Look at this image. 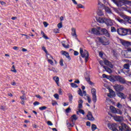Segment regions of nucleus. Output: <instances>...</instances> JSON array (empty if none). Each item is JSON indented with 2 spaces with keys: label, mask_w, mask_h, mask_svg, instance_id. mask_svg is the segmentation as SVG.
I'll return each mask as SVG.
<instances>
[{
  "label": "nucleus",
  "mask_w": 131,
  "mask_h": 131,
  "mask_svg": "<svg viewBox=\"0 0 131 131\" xmlns=\"http://www.w3.org/2000/svg\"><path fill=\"white\" fill-rule=\"evenodd\" d=\"M104 62L103 61H99V63L101 66H104Z\"/></svg>",
  "instance_id": "obj_61"
},
{
  "label": "nucleus",
  "mask_w": 131,
  "mask_h": 131,
  "mask_svg": "<svg viewBox=\"0 0 131 131\" xmlns=\"http://www.w3.org/2000/svg\"><path fill=\"white\" fill-rule=\"evenodd\" d=\"M48 62L49 63H50V64H51V65H53V64H54V62L53 61V60H51V59H48Z\"/></svg>",
  "instance_id": "obj_57"
},
{
  "label": "nucleus",
  "mask_w": 131,
  "mask_h": 131,
  "mask_svg": "<svg viewBox=\"0 0 131 131\" xmlns=\"http://www.w3.org/2000/svg\"><path fill=\"white\" fill-rule=\"evenodd\" d=\"M123 67H124V69L128 70V69H129V64L126 63V64H124Z\"/></svg>",
  "instance_id": "obj_31"
},
{
  "label": "nucleus",
  "mask_w": 131,
  "mask_h": 131,
  "mask_svg": "<svg viewBox=\"0 0 131 131\" xmlns=\"http://www.w3.org/2000/svg\"><path fill=\"white\" fill-rule=\"evenodd\" d=\"M124 18L125 19V21H127V20H128L130 17L127 16H125Z\"/></svg>",
  "instance_id": "obj_60"
},
{
  "label": "nucleus",
  "mask_w": 131,
  "mask_h": 131,
  "mask_svg": "<svg viewBox=\"0 0 131 131\" xmlns=\"http://www.w3.org/2000/svg\"><path fill=\"white\" fill-rule=\"evenodd\" d=\"M54 97L56 99V100H59V95L58 94H55L54 95Z\"/></svg>",
  "instance_id": "obj_47"
},
{
  "label": "nucleus",
  "mask_w": 131,
  "mask_h": 131,
  "mask_svg": "<svg viewBox=\"0 0 131 131\" xmlns=\"http://www.w3.org/2000/svg\"><path fill=\"white\" fill-rule=\"evenodd\" d=\"M49 70H50V71H53V72H55V73H57V72H58V70L52 68V69H49Z\"/></svg>",
  "instance_id": "obj_42"
},
{
  "label": "nucleus",
  "mask_w": 131,
  "mask_h": 131,
  "mask_svg": "<svg viewBox=\"0 0 131 131\" xmlns=\"http://www.w3.org/2000/svg\"><path fill=\"white\" fill-rule=\"evenodd\" d=\"M91 93L92 94V101H93L94 103H96L97 102V91L96 89L93 88L91 90Z\"/></svg>",
  "instance_id": "obj_7"
},
{
  "label": "nucleus",
  "mask_w": 131,
  "mask_h": 131,
  "mask_svg": "<svg viewBox=\"0 0 131 131\" xmlns=\"http://www.w3.org/2000/svg\"><path fill=\"white\" fill-rule=\"evenodd\" d=\"M116 20L117 21H118V22H120V23H123L124 21L122 19L119 18V17H118L116 18Z\"/></svg>",
  "instance_id": "obj_39"
},
{
  "label": "nucleus",
  "mask_w": 131,
  "mask_h": 131,
  "mask_svg": "<svg viewBox=\"0 0 131 131\" xmlns=\"http://www.w3.org/2000/svg\"><path fill=\"white\" fill-rule=\"evenodd\" d=\"M71 35H72V36H74L75 37H76V38H77V35L76 34V29H75V28H72Z\"/></svg>",
  "instance_id": "obj_20"
},
{
  "label": "nucleus",
  "mask_w": 131,
  "mask_h": 131,
  "mask_svg": "<svg viewBox=\"0 0 131 131\" xmlns=\"http://www.w3.org/2000/svg\"><path fill=\"white\" fill-rule=\"evenodd\" d=\"M58 93H59V95H62V89H59L58 90Z\"/></svg>",
  "instance_id": "obj_63"
},
{
  "label": "nucleus",
  "mask_w": 131,
  "mask_h": 131,
  "mask_svg": "<svg viewBox=\"0 0 131 131\" xmlns=\"http://www.w3.org/2000/svg\"><path fill=\"white\" fill-rule=\"evenodd\" d=\"M53 79H54V81H55V82L56 83L57 85H59V78H58V77L55 76V77H53Z\"/></svg>",
  "instance_id": "obj_25"
},
{
  "label": "nucleus",
  "mask_w": 131,
  "mask_h": 131,
  "mask_svg": "<svg viewBox=\"0 0 131 131\" xmlns=\"http://www.w3.org/2000/svg\"><path fill=\"white\" fill-rule=\"evenodd\" d=\"M80 54L82 57V58H85V63L88 62V60L89 59V52L88 51L82 49V48H80Z\"/></svg>",
  "instance_id": "obj_2"
},
{
  "label": "nucleus",
  "mask_w": 131,
  "mask_h": 131,
  "mask_svg": "<svg viewBox=\"0 0 131 131\" xmlns=\"http://www.w3.org/2000/svg\"><path fill=\"white\" fill-rule=\"evenodd\" d=\"M113 88L116 92H121L123 90V86L120 84H116L113 86Z\"/></svg>",
  "instance_id": "obj_10"
},
{
  "label": "nucleus",
  "mask_w": 131,
  "mask_h": 131,
  "mask_svg": "<svg viewBox=\"0 0 131 131\" xmlns=\"http://www.w3.org/2000/svg\"><path fill=\"white\" fill-rule=\"evenodd\" d=\"M103 68L104 69H105L106 72H108V73H112V70H111V69L107 67L106 66H103Z\"/></svg>",
  "instance_id": "obj_22"
},
{
  "label": "nucleus",
  "mask_w": 131,
  "mask_h": 131,
  "mask_svg": "<svg viewBox=\"0 0 131 131\" xmlns=\"http://www.w3.org/2000/svg\"><path fill=\"white\" fill-rule=\"evenodd\" d=\"M106 17H99L97 19V21L99 23H105L106 21Z\"/></svg>",
  "instance_id": "obj_18"
},
{
  "label": "nucleus",
  "mask_w": 131,
  "mask_h": 131,
  "mask_svg": "<svg viewBox=\"0 0 131 131\" xmlns=\"http://www.w3.org/2000/svg\"><path fill=\"white\" fill-rule=\"evenodd\" d=\"M110 63V61H108L107 60H104V64L105 65H108V64Z\"/></svg>",
  "instance_id": "obj_51"
},
{
  "label": "nucleus",
  "mask_w": 131,
  "mask_h": 131,
  "mask_svg": "<svg viewBox=\"0 0 131 131\" xmlns=\"http://www.w3.org/2000/svg\"><path fill=\"white\" fill-rule=\"evenodd\" d=\"M39 102L38 101H35L33 103V105H34V106H36V105H39Z\"/></svg>",
  "instance_id": "obj_55"
},
{
  "label": "nucleus",
  "mask_w": 131,
  "mask_h": 131,
  "mask_svg": "<svg viewBox=\"0 0 131 131\" xmlns=\"http://www.w3.org/2000/svg\"><path fill=\"white\" fill-rule=\"evenodd\" d=\"M117 107H118V108H119V109H121V108H122V105H121L120 103H118V104H117Z\"/></svg>",
  "instance_id": "obj_46"
},
{
  "label": "nucleus",
  "mask_w": 131,
  "mask_h": 131,
  "mask_svg": "<svg viewBox=\"0 0 131 131\" xmlns=\"http://www.w3.org/2000/svg\"><path fill=\"white\" fill-rule=\"evenodd\" d=\"M69 98L70 102H71V103H72V100L73 99V96H72V95H71V94H69Z\"/></svg>",
  "instance_id": "obj_32"
},
{
  "label": "nucleus",
  "mask_w": 131,
  "mask_h": 131,
  "mask_svg": "<svg viewBox=\"0 0 131 131\" xmlns=\"http://www.w3.org/2000/svg\"><path fill=\"white\" fill-rule=\"evenodd\" d=\"M117 96H118V97H119L120 98H121V99H125V97L124 96V94L123 93L118 92L117 94Z\"/></svg>",
  "instance_id": "obj_21"
},
{
  "label": "nucleus",
  "mask_w": 131,
  "mask_h": 131,
  "mask_svg": "<svg viewBox=\"0 0 131 131\" xmlns=\"http://www.w3.org/2000/svg\"><path fill=\"white\" fill-rule=\"evenodd\" d=\"M104 10L106 13H108V14H112V11H111V9L109 8L108 7H104Z\"/></svg>",
  "instance_id": "obj_23"
},
{
  "label": "nucleus",
  "mask_w": 131,
  "mask_h": 131,
  "mask_svg": "<svg viewBox=\"0 0 131 131\" xmlns=\"http://www.w3.org/2000/svg\"><path fill=\"white\" fill-rule=\"evenodd\" d=\"M113 110L112 111L114 113H117L118 114H122V112H121V110L119 109H116L115 107H112Z\"/></svg>",
  "instance_id": "obj_16"
},
{
  "label": "nucleus",
  "mask_w": 131,
  "mask_h": 131,
  "mask_svg": "<svg viewBox=\"0 0 131 131\" xmlns=\"http://www.w3.org/2000/svg\"><path fill=\"white\" fill-rule=\"evenodd\" d=\"M11 71L12 72H14L15 73H16V72H17V70H16V69H15V66H12V68H11Z\"/></svg>",
  "instance_id": "obj_36"
},
{
  "label": "nucleus",
  "mask_w": 131,
  "mask_h": 131,
  "mask_svg": "<svg viewBox=\"0 0 131 131\" xmlns=\"http://www.w3.org/2000/svg\"><path fill=\"white\" fill-rule=\"evenodd\" d=\"M97 40L101 42L103 46H108L109 45V40L106 38L105 37H97Z\"/></svg>",
  "instance_id": "obj_3"
},
{
  "label": "nucleus",
  "mask_w": 131,
  "mask_h": 131,
  "mask_svg": "<svg viewBox=\"0 0 131 131\" xmlns=\"http://www.w3.org/2000/svg\"><path fill=\"white\" fill-rule=\"evenodd\" d=\"M112 53H113V55L114 56V57H116V58H117L118 54H117V52H116V51L113 50Z\"/></svg>",
  "instance_id": "obj_35"
},
{
  "label": "nucleus",
  "mask_w": 131,
  "mask_h": 131,
  "mask_svg": "<svg viewBox=\"0 0 131 131\" xmlns=\"http://www.w3.org/2000/svg\"><path fill=\"white\" fill-rule=\"evenodd\" d=\"M47 123L48 125H53V123L51 121H48Z\"/></svg>",
  "instance_id": "obj_53"
},
{
  "label": "nucleus",
  "mask_w": 131,
  "mask_h": 131,
  "mask_svg": "<svg viewBox=\"0 0 131 131\" xmlns=\"http://www.w3.org/2000/svg\"><path fill=\"white\" fill-rule=\"evenodd\" d=\"M59 64H60V66H64V64H63V59H60Z\"/></svg>",
  "instance_id": "obj_52"
},
{
  "label": "nucleus",
  "mask_w": 131,
  "mask_h": 131,
  "mask_svg": "<svg viewBox=\"0 0 131 131\" xmlns=\"http://www.w3.org/2000/svg\"><path fill=\"white\" fill-rule=\"evenodd\" d=\"M39 110L43 111V110H46L47 109V106H41L39 107Z\"/></svg>",
  "instance_id": "obj_41"
},
{
  "label": "nucleus",
  "mask_w": 131,
  "mask_h": 131,
  "mask_svg": "<svg viewBox=\"0 0 131 131\" xmlns=\"http://www.w3.org/2000/svg\"><path fill=\"white\" fill-rule=\"evenodd\" d=\"M62 45V46L65 48L66 49H69V45H65V41H63L62 42H61Z\"/></svg>",
  "instance_id": "obj_28"
},
{
  "label": "nucleus",
  "mask_w": 131,
  "mask_h": 131,
  "mask_svg": "<svg viewBox=\"0 0 131 131\" xmlns=\"http://www.w3.org/2000/svg\"><path fill=\"white\" fill-rule=\"evenodd\" d=\"M79 113H81L83 115H84V111H83V110H79Z\"/></svg>",
  "instance_id": "obj_49"
},
{
  "label": "nucleus",
  "mask_w": 131,
  "mask_h": 131,
  "mask_svg": "<svg viewBox=\"0 0 131 131\" xmlns=\"http://www.w3.org/2000/svg\"><path fill=\"white\" fill-rule=\"evenodd\" d=\"M87 117L88 119V120H95V118L94 117H93V115L92 114V113L91 112H89L88 114L87 115Z\"/></svg>",
  "instance_id": "obj_14"
},
{
  "label": "nucleus",
  "mask_w": 131,
  "mask_h": 131,
  "mask_svg": "<svg viewBox=\"0 0 131 131\" xmlns=\"http://www.w3.org/2000/svg\"><path fill=\"white\" fill-rule=\"evenodd\" d=\"M85 79L88 82V83L90 84V85H94L95 84V83L91 81V77H90V75H89V74H86L85 75Z\"/></svg>",
  "instance_id": "obj_11"
},
{
  "label": "nucleus",
  "mask_w": 131,
  "mask_h": 131,
  "mask_svg": "<svg viewBox=\"0 0 131 131\" xmlns=\"http://www.w3.org/2000/svg\"><path fill=\"white\" fill-rule=\"evenodd\" d=\"M115 120L118 122H121L123 121V117L122 116H117L115 117Z\"/></svg>",
  "instance_id": "obj_15"
},
{
  "label": "nucleus",
  "mask_w": 131,
  "mask_h": 131,
  "mask_svg": "<svg viewBox=\"0 0 131 131\" xmlns=\"http://www.w3.org/2000/svg\"><path fill=\"white\" fill-rule=\"evenodd\" d=\"M41 34L42 35V37L45 38V39H49V37L46 35V34L43 32V31H41Z\"/></svg>",
  "instance_id": "obj_27"
},
{
  "label": "nucleus",
  "mask_w": 131,
  "mask_h": 131,
  "mask_svg": "<svg viewBox=\"0 0 131 131\" xmlns=\"http://www.w3.org/2000/svg\"><path fill=\"white\" fill-rule=\"evenodd\" d=\"M119 130L122 131H130V128L127 126L125 123H121V126H119Z\"/></svg>",
  "instance_id": "obj_5"
},
{
  "label": "nucleus",
  "mask_w": 131,
  "mask_h": 131,
  "mask_svg": "<svg viewBox=\"0 0 131 131\" xmlns=\"http://www.w3.org/2000/svg\"><path fill=\"white\" fill-rule=\"evenodd\" d=\"M100 31H101V27H97V28H93L91 30V32L96 35H100Z\"/></svg>",
  "instance_id": "obj_9"
},
{
  "label": "nucleus",
  "mask_w": 131,
  "mask_h": 131,
  "mask_svg": "<svg viewBox=\"0 0 131 131\" xmlns=\"http://www.w3.org/2000/svg\"><path fill=\"white\" fill-rule=\"evenodd\" d=\"M126 22H128V23L131 24V17H130V18H129Z\"/></svg>",
  "instance_id": "obj_64"
},
{
  "label": "nucleus",
  "mask_w": 131,
  "mask_h": 131,
  "mask_svg": "<svg viewBox=\"0 0 131 131\" xmlns=\"http://www.w3.org/2000/svg\"><path fill=\"white\" fill-rule=\"evenodd\" d=\"M0 4H1V5L2 6H4V5H6V2H4V1H0Z\"/></svg>",
  "instance_id": "obj_62"
},
{
  "label": "nucleus",
  "mask_w": 131,
  "mask_h": 131,
  "mask_svg": "<svg viewBox=\"0 0 131 131\" xmlns=\"http://www.w3.org/2000/svg\"><path fill=\"white\" fill-rule=\"evenodd\" d=\"M87 100L88 101V102L89 103H91L92 102V99H91V98L89 96H87Z\"/></svg>",
  "instance_id": "obj_50"
},
{
  "label": "nucleus",
  "mask_w": 131,
  "mask_h": 131,
  "mask_svg": "<svg viewBox=\"0 0 131 131\" xmlns=\"http://www.w3.org/2000/svg\"><path fill=\"white\" fill-rule=\"evenodd\" d=\"M71 85L72 88H78V85H77L76 84L74 83H71Z\"/></svg>",
  "instance_id": "obj_38"
},
{
  "label": "nucleus",
  "mask_w": 131,
  "mask_h": 131,
  "mask_svg": "<svg viewBox=\"0 0 131 131\" xmlns=\"http://www.w3.org/2000/svg\"><path fill=\"white\" fill-rule=\"evenodd\" d=\"M115 78L116 80H117V81H119V82H120V83H122V84H124V83H125V82H126L125 79H124V78H123L122 76H115Z\"/></svg>",
  "instance_id": "obj_8"
},
{
  "label": "nucleus",
  "mask_w": 131,
  "mask_h": 131,
  "mask_svg": "<svg viewBox=\"0 0 131 131\" xmlns=\"http://www.w3.org/2000/svg\"><path fill=\"white\" fill-rule=\"evenodd\" d=\"M71 111V108L70 107H69L66 110V113H70Z\"/></svg>",
  "instance_id": "obj_45"
},
{
  "label": "nucleus",
  "mask_w": 131,
  "mask_h": 131,
  "mask_svg": "<svg viewBox=\"0 0 131 131\" xmlns=\"http://www.w3.org/2000/svg\"><path fill=\"white\" fill-rule=\"evenodd\" d=\"M71 121L73 123H74V121H76L78 118L76 116V115H73L71 117Z\"/></svg>",
  "instance_id": "obj_19"
},
{
  "label": "nucleus",
  "mask_w": 131,
  "mask_h": 131,
  "mask_svg": "<svg viewBox=\"0 0 131 131\" xmlns=\"http://www.w3.org/2000/svg\"><path fill=\"white\" fill-rule=\"evenodd\" d=\"M107 66H109V67H110L111 68H113L114 67L113 64H112V63L110 62V63H108V65H107Z\"/></svg>",
  "instance_id": "obj_54"
},
{
  "label": "nucleus",
  "mask_w": 131,
  "mask_h": 131,
  "mask_svg": "<svg viewBox=\"0 0 131 131\" xmlns=\"http://www.w3.org/2000/svg\"><path fill=\"white\" fill-rule=\"evenodd\" d=\"M123 46H125V48L127 49V51L131 53V42L127 41H124L122 42Z\"/></svg>",
  "instance_id": "obj_6"
},
{
  "label": "nucleus",
  "mask_w": 131,
  "mask_h": 131,
  "mask_svg": "<svg viewBox=\"0 0 131 131\" xmlns=\"http://www.w3.org/2000/svg\"><path fill=\"white\" fill-rule=\"evenodd\" d=\"M107 26H112L113 25V23L112 22V20L110 19L106 18L105 21L104 23Z\"/></svg>",
  "instance_id": "obj_13"
},
{
  "label": "nucleus",
  "mask_w": 131,
  "mask_h": 131,
  "mask_svg": "<svg viewBox=\"0 0 131 131\" xmlns=\"http://www.w3.org/2000/svg\"><path fill=\"white\" fill-rule=\"evenodd\" d=\"M0 109H1V110H3V111H5V110H7L8 108H7V106H6L1 105L0 106Z\"/></svg>",
  "instance_id": "obj_33"
},
{
  "label": "nucleus",
  "mask_w": 131,
  "mask_h": 131,
  "mask_svg": "<svg viewBox=\"0 0 131 131\" xmlns=\"http://www.w3.org/2000/svg\"><path fill=\"white\" fill-rule=\"evenodd\" d=\"M97 13L98 16H103L104 15V12H103V11L100 9L97 10Z\"/></svg>",
  "instance_id": "obj_24"
},
{
  "label": "nucleus",
  "mask_w": 131,
  "mask_h": 131,
  "mask_svg": "<svg viewBox=\"0 0 131 131\" xmlns=\"http://www.w3.org/2000/svg\"><path fill=\"white\" fill-rule=\"evenodd\" d=\"M43 24L45 26V27H48V26L49 25V24H48V23L46 22V21H44L43 23Z\"/></svg>",
  "instance_id": "obj_56"
},
{
  "label": "nucleus",
  "mask_w": 131,
  "mask_h": 131,
  "mask_svg": "<svg viewBox=\"0 0 131 131\" xmlns=\"http://www.w3.org/2000/svg\"><path fill=\"white\" fill-rule=\"evenodd\" d=\"M61 53V55H63V56H66V57L68 58L69 60H71V58H70V56L69 55V53H68V52L64 51H62Z\"/></svg>",
  "instance_id": "obj_17"
},
{
  "label": "nucleus",
  "mask_w": 131,
  "mask_h": 131,
  "mask_svg": "<svg viewBox=\"0 0 131 131\" xmlns=\"http://www.w3.org/2000/svg\"><path fill=\"white\" fill-rule=\"evenodd\" d=\"M57 27H58V28H59V29H60V28H62V27H63V25H62V22H61L60 23H59L57 25Z\"/></svg>",
  "instance_id": "obj_44"
},
{
  "label": "nucleus",
  "mask_w": 131,
  "mask_h": 131,
  "mask_svg": "<svg viewBox=\"0 0 131 131\" xmlns=\"http://www.w3.org/2000/svg\"><path fill=\"white\" fill-rule=\"evenodd\" d=\"M78 95H79V96H81V97H82L83 96L82 91H81V89H79V90L78 91Z\"/></svg>",
  "instance_id": "obj_40"
},
{
  "label": "nucleus",
  "mask_w": 131,
  "mask_h": 131,
  "mask_svg": "<svg viewBox=\"0 0 131 131\" xmlns=\"http://www.w3.org/2000/svg\"><path fill=\"white\" fill-rule=\"evenodd\" d=\"M125 5H128V6H131V1H127L125 2Z\"/></svg>",
  "instance_id": "obj_48"
},
{
  "label": "nucleus",
  "mask_w": 131,
  "mask_h": 131,
  "mask_svg": "<svg viewBox=\"0 0 131 131\" xmlns=\"http://www.w3.org/2000/svg\"><path fill=\"white\" fill-rule=\"evenodd\" d=\"M115 125H116V124L114 123L111 125L112 129L113 131H117L116 127H115Z\"/></svg>",
  "instance_id": "obj_26"
},
{
  "label": "nucleus",
  "mask_w": 131,
  "mask_h": 131,
  "mask_svg": "<svg viewBox=\"0 0 131 131\" xmlns=\"http://www.w3.org/2000/svg\"><path fill=\"white\" fill-rule=\"evenodd\" d=\"M20 99H21V101H25V100H27L26 97H25V95H23L20 97Z\"/></svg>",
  "instance_id": "obj_37"
},
{
  "label": "nucleus",
  "mask_w": 131,
  "mask_h": 131,
  "mask_svg": "<svg viewBox=\"0 0 131 131\" xmlns=\"http://www.w3.org/2000/svg\"><path fill=\"white\" fill-rule=\"evenodd\" d=\"M111 32H116L117 30H116V28L114 27H111Z\"/></svg>",
  "instance_id": "obj_34"
},
{
  "label": "nucleus",
  "mask_w": 131,
  "mask_h": 131,
  "mask_svg": "<svg viewBox=\"0 0 131 131\" xmlns=\"http://www.w3.org/2000/svg\"><path fill=\"white\" fill-rule=\"evenodd\" d=\"M112 2H114L117 7H122L123 5H125V2L127 1V0H112Z\"/></svg>",
  "instance_id": "obj_4"
},
{
  "label": "nucleus",
  "mask_w": 131,
  "mask_h": 131,
  "mask_svg": "<svg viewBox=\"0 0 131 131\" xmlns=\"http://www.w3.org/2000/svg\"><path fill=\"white\" fill-rule=\"evenodd\" d=\"M42 50L43 51H44V52H45V53H46V54L47 55H49V54H48V51H47V49H46V47H42Z\"/></svg>",
  "instance_id": "obj_43"
},
{
  "label": "nucleus",
  "mask_w": 131,
  "mask_h": 131,
  "mask_svg": "<svg viewBox=\"0 0 131 131\" xmlns=\"http://www.w3.org/2000/svg\"><path fill=\"white\" fill-rule=\"evenodd\" d=\"M35 97H36V98H37L38 99H42V97H41V96H40V95H35Z\"/></svg>",
  "instance_id": "obj_58"
},
{
  "label": "nucleus",
  "mask_w": 131,
  "mask_h": 131,
  "mask_svg": "<svg viewBox=\"0 0 131 131\" xmlns=\"http://www.w3.org/2000/svg\"><path fill=\"white\" fill-rule=\"evenodd\" d=\"M84 9V6H83L81 4H77V9Z\"/></svg>",
  "instance_id": "obj_30"
},
{
  "label": "nucleus",
  "mask_w": 131,
  "mask_h": 131,
  "mask_svg": "<svg viewBox=\"0 0 131 131\" xmlns=\"http://www.w3.org/2000/svg\"><path fill=\"white\" fill-rule=\"evenodd\" d=\"M117 32L118 33V34H119V35H126L127 33L131 34V29H126L123 28H120L117 29Z\"/></svg>",
  "instance_id": "obj_1"
},
{
  "label": "nucleus",
  "mask_w": 131,
  "mask_h": 131,
  "mask_svg": "<svg viewBox=\"0 0 131 131\" xmlns=\"http://www.w3.org/2000/svg\"><path fill=\"white\" fill-rule=\"evenodd\" d=\"M91 128L92 129V131H95L96 129H97V125L95 124H93L91 126Z\"/></svg>",
  "instance_id": "obj_29"
},
{
  "label": "nucleus",
  "mask_w": 131,
  "mask_h": 131,
  "mask_svg": "<svg viewBox=\"0 0 131 131\" xmlns=\"http://www.w3.org/2000/svg\"><path fill=\"white\" fill-rule=\"evenodd\" d=\"M78 108L79 109H81V108H82V103H79Z\"/></svg>",
  "instance_id": "obj_59"
},
{
  "label": "nucleus",
  "mask_w": 131,
  "mask_h": 131,
  "mask_svg": "<svg viewBox=\"0 0 131 131\" xmlns=\"http://www.w3.org/2000/svg\"><path fill=\"white\" fill-rule=\"evenodd\" d=\"M100 31L102 32V34H104V35H105V36H107V37H109V36H110L109 32L106 29L100 28Z\"/></svg>",
  "instance_id": "obj_12"
}]
</instances>
